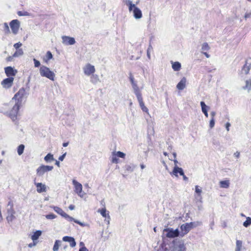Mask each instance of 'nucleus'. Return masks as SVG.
<instances>
[{"instance_id": "26", "label": "nucleus", "mask_w": 251, "mask_h": 251, "mask_svg": "<svg viewBox=\"0 0 251 251\" xmlns=\"http://www.w3.org/2000/svg\"><path fill=\"white\" fill-rule=\"evenodd\" d=\"M98 212L100 213L103 217L106 218L107 217L108 219H110V216L108 213H106V209L105 207L101 209H99L98 210Z\"/></svg>"}, {"instance_id": "7", "label": "nucleus", "mask_w": 251, "mask_h": 251, "mask_svg": "<svg viewBox=\"0 0 251 251\" xmlns=\"http://www.w3.org/2000/svg\"><path fill=\"white\" fill-rule=\"evenodd\" d=\"M163 234L168 238H173L178 236L179 231L178 229L174 230L172 228H167L164 229Z\"/></svg>"}, {"instance_id": "43", "label": "nucleus", "mask_w": 251, "mask_h": 251, "mask_svg": "<svg viewBox=\"0 0 251 251\" xmlns=\"http://www.w3.org/2000/svg\"><path fill=\"white\" fill-rule=\"evenodd\" d=\"M201 107V111L203 110H208L210 109V107L208 106H207L204 102L201 101L200 103Z\"/></svg>"}, {"instance_id": "22", "label": "nucleus", "mask_w": 251, "mask_h": 251, "mask_svg": "<svg viewBox=\"0 0 251 251\" xmlns=\"http://www.w3.org/2000/svg\"><path fill=\"white\" fill-rule=\"evenodd\" d=\"M186 78L183 77L176 85V88L179 90H183L186 87Z\"/></svg>"}, {"instance_id": "12", "label": "nucleus", "mask_w": 251, "mask_h": 251, "mask_svg": "<svg viewBox=\"0 0 251 251\" xmlns=\"http://www.w3.org/2000/svg\"><path fill=\"white\" fill-rule=\"evenodd\" d=\"M83 71L86 75L89 76L95 73V67L93 65H91L90 64H87L83 68Z\"/></svg>"}, {"instance_id": "62", "label": "nucleus", "mask_w": 251, "mask_h": 251, "mask_svg": "<svg viewBox=\"0 0 251 251\" xmlns=\"http://www.w3.org/2000/svg\"><path fill=\"white\" fill-rule=\"evenodd\" d=\"M207 58H209L210 55L205 51L201 52Z\"/></svg>"}, {"instance_id": "48", "label": "nucleus", "mask_w": 251, "mask_h": 251, "mask_svg": "<svg viewBox=\"0 0 251 251\" xmlns=\"http://www.w3.org/2000/svg\"><path fill=\"white\" fill-rule=\"evenodd\" d=\"M33 61H34V67H35L37 68V67H39L40 66L41 64H40V61H39L38 60H37L35 58L33 59Z\"/></svg>"}, {"instance_id": "32", "label": "nucleus", "mask_w": 251, "mask_h": 251, "mask_svg": "<svg viewBox=\"0 0 251 251\" xmlns=\"http://www.w3.org/2000/svg\"><path fill=\"white\" fill-rule=\"evenodd\" d=\"M42 232L40 230H37L31 236V239L33 241L37 240L39 237L41 236Z\"/></svg>"}, {"instance_id": "30", "label": "nucleus", "mask_w": 251, "mask_h": 251, "mask_svg": "<svg viewBox=\"0 0 251 251\" xmlns=\"http://www.w3.org/2000/svg\"><path fill=\"white\" fill-rule=\"evenodd\" d=\"M125 168L128 172H132L136 168V165L133 164H129L126 165Z\"/></svg>"}, {"instance_id": "27", "label": "nucleus", "mask_w": 251, "mask_h": 251, "mask_svg": "<svg viewBox=\"0 0 251 251\" xmlns=\"http://www.w3.org/2000/svg\"><path fill=\"white\" fill-rule=\"evenodd\" d=\"M52 57L53 56L51 52L50 51H48L45 56L43 57V60L45 62L48 63L50 60L52 58Z\"/></svg>"}, {"instance_id": "59", "label": "nucleus", "mask_w": 251, "mask_h": 251, "mask_svg": "<svg viewBox=\"0 0 251 251\" xmlns=\"http://www.w3.org/2000/svg\"><path fill=\"white\" fill-rule=\"evenodd\" d=\"M79 251H89V250L86 248H80Z\"/></svg>"}, {"instance_id": "55", "label": "nucleus", "mask_w": 251, "mask_h": 251, "mask_svg": "<svg viewBox=\"0 0 251 251\" xmlns=\"http://www.w3.org/2000/svg\"><path fill=\"white\" fill-rule=\"evenodd\" d=\"M251 12L246 13L245 14L244 17L245 19L249 18L251 17Z\"/></svg>"}, {"instance_id": "5", "label": "nucleus", "mask_w": 251, "mask_h": 251, "mask_svg": "<svg viewBox=\"0 0 251 251\" xmlns=\"http://www.w3.org/2000/svg\"><path fill=\"white\" fill-rule=\"evenodd\" d=\"M7 216L6 220L8 223L12 222L14 219H16L15 216V211L13 208V204L11 201L8 202L7 205Z\"/></svg>"}, {"instance_id": "57", "label": "nucleus", "mask_w": 251, "mask_h": 251, "mask_svg": "<svg viewBox=\"0 0 251 251\" xmlns=\"http://www.w3.org/2000/svg\"><path fill=\"white\" fill-rule=\"evenodd\" d=\"M234 156L236 158H239L240 156V152L239 151H236L234 153Z\"/></svg>"}, {"instance_id": "3", "label": "nucleus", "mask_w": 251, "mask_h": 251, "mask_svg": "<svg viewBox=\"0 0 251 251\" xmlns=\"http://www.w3.org/2000/svg\"><path fill=\"white\" fill-rule=\"evenodd\" d=\"M39 73L41 76L45 77L50 80L53 81L55 74L50 69L44 65H42L39 68Z\"/></svg>"}, {"instance_id": "6", "label": "nucleus", "mask_w": 251, "mask_h": 251, "mask_svg": "<svg viewBox=\"0 0 251 251\" xmlns=\"http://www.w3.org/2000/svg\"><path fill=\"white\" fill-rule=\"evenodd\" d=\"M14 104L12 109L10 110L8 115L13 121L17 119V117L19 113V110L21 105V104L14 102Z\"/></svg>"}, {"instance_id": "34", "label": "nucleus", "mask_w": 251, "mask_h": 251, "mask_svg": "<svg viewBox=\"0 0 251 251\" xmlns=\"http://www.w3.org/2000/svg\"><path fill=\"white\" fill-rule=\"evenodd\" d=\"M44 160L46 162H50L54 160L53 155L51 153H48L45 157Z\"/></svg>"}, {"instance_id": "39", "label": "nucleus", "mask_w": 251, "mask_h": 251, "mask_svg": "<svg viewBox=\"0 0 251 251\" xmlns=\"http://www.w3.org/2000/svg\"><path fill=\"white\" fill-rule=\"evenodd\" d=\"M24 149L25 146L23 144H21L18 146L17 149V152L19 155H21L23 153Z\"/></svg>"}, {"instance_id": "28", "label": "nucleus", "mask_w": 251, "mask_h": 251, "mask_svg": "<svg viewBox=\"0 0 251 251\" xmlns=\"http://www.w3.org/2000/svg\"><path fill=\"white\" fill-rule=\"evenodd\" d=\"M229 184L230 182L228 180L220 181V186L222 188H228L229 186Z\"/></svg>"}, {"instance_id": "9", "label": "nucleus", "mask_w": 251, "mask_h": 251, "mask_svg": "<svg viewBox=\"0 0 251 251\" xmlns=\"http://www.w3.org/2000/svg\"><path fill=\"white\" fill-rule=\"evenodd\" d=\"M53 168V166H51L42 165L37 169V175L39 176H42L45 173L51 171Z\"/></svg>"}, {"instance_id": "23", "label": "nucleus", "mask_w": 251, "mask_h": 251, "mask_svg": "<svg viewBox=\"0 0 251 251\" xmlns=\"http://www.w3.org/2000/svg\"><path fill=\"white\" fill-rule=\"evenodd\" d=\"M139 105L143 112L149 113L148 108L145 105L142 97L137 99Z\"/></svg>"}, {"instance_id": "38", "label": "nucleus", "mask_w": 251, "mask_h": 251, "mask_svg": "<svg viewBox=\"0 0 251 251\" xmlns=\"http://www.w3.org/2000/svg\"><path fill=\"white\" fill-rule=\"evenodd\" d=\"M251 225V217H247L246 220L243 223V225L245 227H247Z\"/></svg>"}, {"instance_id": "49", "label": "nucleus", "mask_w": 251, "mask_h": 251, "mask_svg": "<svg viewBox=\"0 0 251 251\" xmlns=\"http://www.w3.org/2000/svg\"><path fill=\"white\" fill-rule=\"evenodd\" d=\"M152 49V47L151 45L150 44L149 46V48L147 50V56L150 59L151 58V55H150V50Z\"/></svg>"}, {"instance_id": "58", "label": "nucleus", "mask_w": 251, "mask_h": 251, "mask_svg": "<svg viewBox=\"0 0 251 251\" xmlns=\"http://www.w3.org/2000/svg\"><path fill=\"white\" fill-rule=\"evenodd\" d=\"M183 176V179L184 181H187L188 180V178L184 175L183 173V175H181Z\"/></svg>"}, {"instance_id": "13", "label": "nucleus", "mask_w": 251, "mask_h": 251, "mask_svg": "<svg viewBox=\"0 0 251 251\" xmlns=\"http://www.w3.org/2000/svg\"><path fill=\"white\" fill-rule=\"evenodd\" d=\"M62 43L65 45H73L75 44V41L74 38L63 36L62 37Z\"/></svg>"}, {"instance_id": "33", "label": "nucleus", "mask_w": 251, "mask_h": 251, "mask_svg": "<svg viewBox=\"0 0 251 251\" xmlns=\"http://www.w3.org/2000/svg\"><path fill=\"white\" fill-rule=\"evenodd\" d=\"M115 155L116 154L113 151L111 156V161L113 163L117 164L119 163V159Z\"/></svg>"}, {"instance_id": "8", "label": "nucleus", "mask_w": 251, "mask_h": 251, "mask_svg": "<svg viewBox=\"0 0 251 251\" xmlns=\"http://www.w3.org/2000/svg\"><path fill=\"white\" fill-rule=\"evenodd\" d=\"M73 184L75 187V192L81 198H83L85 195V193L82 191V185L81 183L74 179L72 181Z\"/></svg>"}, {"instance_id": "18", "label": "nucleus", "mask_w": 251, "mask_h": 251, "mask_svg": "<svg viewBox=\"0 0 251 251\" xmlns=\"http://www.w3.org/2000/svg\"><path fill=\"white\" fill-rule=\"evenodd\" d=\"M35 185L37 187V191L38 193H41L46 191L47 187L46 185L43 184L42 183H35Z\"/></svg>"}, {"instance_id": "11", "label": "nucleus", "mask_w": 251, "mask_h": 251, "mask_svg": "<svg viewBox=\"0 0 251 251\" xmlns=\"http://www.w3.org/2000/svg\"><path fill=\"white\" fill-rule=\"evenodd\" d=\"M13 81H14L13 77H8L5 79H4L1 82V85H2V86L3 88L8 89L12 86V85L13 84Z\"/></svg>"}, {"instance_id": "45", "label": "nucleus", "mask_w": 251, "mask_h": 251, "mask_svg": "<svg viewBox=\"0 0 251 251\" xmlns=\"http://www.w3.org/2000/svg\"><path fill=\"white\" fill-rule=\"evenodd\" d=\"M195 197L196 200L198 201H200V202H202V196H201V194H195Z\"/></svg>"}, {"instance_id": "63", "label": "nucleus", "mask_w": 251, "mask_h": 251, "mask_svg": "<svg viewBox=\"0 0 251 251\" xmlns=\"http://www.w3.org/2000/svg\"><path fill=\"white\" fill-rule=\"evenodd\" d=\"M79 246L81 248H86L84 245V243L83 242H80L79 243Z\"/></svg>"}, {"instance_id": "14", "label": "nucleus", "mask_w": 251, "mask_h": 251, "mask_svg": "<svg viewBox=\"0 0 251 251\" xmlns=\"http://www.w3.org/2000/svg\"><path fill=\"white\" fill-rule=\"evenodd\" d=\"M4 70L5 73L6 75L8 76V77H13L16 75L17 73V71L16 70H14L11 67H7L5 68Z\"/></svg>"}, {"instance_id": "54", "label": "nucleus", "mask_w": 251, "mask_h": 251, "mask_svg": "<svg viewBox=\"0 0 251 251\" xmlns=\"http://www.w3.org/2000/svg\"><path fill=\"white\" fill-rule=\"evenodd\" d=\"M129 79H130V82H131V84H133V83H135L136 82L134 81V77H133V76L132 75H130Z\"/></svg>"}, {"instance_id": "44", "label": "nucleus", "mask_w": 251, "mask_h": 251, "mask_svg": "<svg viewBox=\"0 0 251 251\" xmlns=\"http://www.w3.org/2000/svg\"><path fill=\"white\" fill-rule=\"evenodd\" d=\"M45 216L47 219L49 220H52L56 218V216L53 214H48L46 215Z\"/></svg>"}, {"instance_id": "4", "label": "nucleus", "mask_w": 251, "mask_h": 251, "mask_svg": "<svg viewBox=\"0 0 251 251\" xmlns=\"http://www.w3.org/2000/svg\"><path fill=\"white\" fill-rule=\"evenodd\" d=\"M27 96V93L26 92L25 89L22 88L15 95L10 102L13 103L14 102H16L21 104L22 100L26 98Z\"/></svg>"}, {"instance_id": "10", "label": "nucleus", "mask_w": 251, "mask_h": 251, "mask_svg": "<svg viewBox=\"0 0 251 251\" xmlns=\"http://www.w3.org/2000/svg\"><path fill=\"white\" fill-rule=\"evenodd\" d=\"M12 33L16 35L18 33L20 23L18 20H13L9 24Z\"/></svg>"}, {"instance_id": "19", "label": "nucleus", "mask_w": 251, "mask_h": 251, "mask_svg": "<svg viewBox=\"0 0 251 251\" xmlns=\"http://www.w3.org/2000/svg\"><path fill=\"white\" fill-rule=\"evenodd\" d=\"M62 240L63 241L69 242L71 247H75L76 246L75 240L72 237L64 236L63 237Z\"/></svg>"}, {"instance_id": "2", "label": "nucleus", "mask_w": 251, "mask_h": 251, "mask_svg": "<svg viewBox=\"0 0 251 251\" xmlns=\"http://www.w3.org/2000/svg\"><path fill=\"white\" fill-rule=\"evenodd\" d=\"M201 222L197 221L194 222L187 223L182 224L180 226L181 233L180 236L181 237L184 236L185 234L189 232V231L192 228L197 227L201 225Z\"/></svg>"}, {"instance_id": "37", "label": "nucleus", "mask_w": 251, "mask_h": 251, "mask_svg": "<svg viewBox=\"0 0 251 251\" xmlns=\"http://www.w3.org/2000/svg\"><path fill=\"white\" fill-rule=\"evenodd\" d=\"M243 88L244 89H247L248 91H251V79L246 81V85Z\"/></svg>"}, {"instance_id": "53", "label": "nucleus", "mask_w": 251, "mask_h": 251, "mask_svg": "<svg viewBox=\"0 0 251 251\" xmlns=\"http://www.w3.org/2000/svg\"><path fill=\"white\" fill-rule=\"evenodd\" d=\"M216 112L215 111H212L210 113L211 119H214V117L216 115Z\"/></svg>"}, {"instance_id": "52", "label": "nucleus", "mask_w": 251, "mask_h": 251, "mask_svg": "<svg viewBox=\"0 0 251 251\" xmlns=\"http://www.w3.org/2000/svg\"><path fill=\"white\" fill-rule=\"evenodd\" d=\"M66 155V152H65V153H64L63 155H62L61 156H60L59 157V158H58V159H59V160L60 161H62L64 159V158H65V157Z\"/></svg>"}, {"instance_id": "31", "label": "nucleus", "mask_w": 251, "mask_h": 251, "mask_svg": "<svg viewBox=\"0 0 251 251\" xmlns=\"http://www.w3.org/2000/svg\"><path fill=\"white\" fill-rule=\"evenodd\" d=\"M243 243L241 240H237L236 241V247L235 251H241Z\"/></svg>"}, {"instance_id": "36", "label": "nucleus", "mask_w": 251, "mask_h": 251, "mask_svg": "<svg viewBox=\"0 0 251 251\" xmlns=\"http://www.w3.org/2000/svg\"><path fill=\"white\" fill-rule=\"evenodd\" d=\"M61 241L60 240H56L55 241L53 247V251H58L59 246L61 245Z\"/></svg>"}, {"instance_id": "17", "label": "nucleus", "mask_w": 251, "mask_h": 251, "mask_svg": "<svg viewBox=\"0 0 251 251\" xmlns=\"http://www.w3.org/2000/svg\"><path fill=\"white\" fill-rule=\"evenodd\" d=\"M133 16L135 19H140L142 17L141 10L138 7H135L132 12Z\"/></svg>"}, {"instance_id": "51", "label": "nucleus", "mask_w": 251, "mask_h": 251, "mask_svg": "<svg viewBox=\"0 0 251 251\" xmlns=\"http://www.w3.org/2000/svg\"><path fill=\"white\" fill-rule=\"evenodd\" d=\"M22 44L20 43V42H19V43H16L14 45V47L18 50L20 47H21L22 46Z\"/></svg>"}, {"instance_id": "50", "label": "nucleus", "mask_w": 251, "mask_h": 251, "mask_svg": "<svg viewBox=\"0 0 251 251\" xmlns=\"http://www.w3.org/2000/svg\"><path fill=\"white\" fill-rule=\"evenodd\" d=\"M215 125V120L211 119L209 122V126L211 128H212Z\"/></svg>"}, {"instance_id": "41", "label": "nucleus", "mask_w": 251, "mask_h": 251, "mask_svg": "<svg viewBox=\"0 0 251 251\" xmlns=\"http://www.w3.org/2000/svg\"><path fill=\"white\" fill-rule=\"evenodd\" d=\"M113 152L116 154L115 155H116L118 157L125 158L126 157V154L123 152H121L120 151H114Z\"/></svg>"}, {"instance_id": "64", "label": "nucleus", "mask_w": 251, "mask_h": 251, "mask_svg": "<svg viewBox=\"0 0 251 251\" xmlns=\"http://www.w3.org/2000/svg\"><path fill=\"white\" fill-rule=\"evenodd\" d=\"M173 161H174V162L175 166H177V164H178L177 160L176 159H175Z\"/></svg>"}, {"instance_id": "60", "label": "nucleus", "mask_w": 251, "mask_h": 251, "mask_svg": "<svg viewBox=\"0 0 251 251\" xmlns=\"http://www.w3.org/2000/svg\"><path fill=\"white\" fill-rule=\"evenodd\" d=\"M13 55L12 56H9L6 58V60L7 61H11L13 60Z\"/></svg>"}, {"instance_id": "46", "label": "nucleus", "mask_w": 251, "mask_h": 251, "mask_svg": "<svg viewBox=\"0 0 251 251\" xmlns=\"http://www.w3.org/2000/svg\"><path fill=\"white\" fill-rule=\"evenodd\" d=\"M195 193L196 194H201L202 193V190L198 185L195 186Z\"/></svg>"}, {"instance_id": "35", "label": "nucleus", "mask_w": 251, "mask_h": 251, "mask_svg": "<svg viewBox=\"0 0 251 251\" xmlns=\"http://www.w3.org/2000/svg\"><path fill=\"white\" fill-rule=\"evenodd\" d=\"M210 49V47L209 46L208 43L206 42L203 43L201 45V52L208 51Z\"/></svg>"}, {"instance_id": "61", "label": "nucleus", "mask_w": 251, "mask_h": 251, "mask_svg": "<svg viewBox=\"0 0 251 251\" xmlns=\"http://www.w3.org/2000/svg\"><path fill=\"white\" fill-rule=\"evenodd\" d=\"M75 205H72V204L70 205L69 206V208L70 210H74V209H75Z\"/></svg>"}, {"instance_id": "16", "label": "nucleus", "mask_w": 251, "mask_h": 251, "mask_svg": "<svg viewBox=\"0 0 251 251\" xmlns=\"http://www.w3.org/2000/svg\"><path fill=\"white\" fill-rule=\"evenodd\" d=\"M131 85L133 90V92L136 95L137 99L142 97V95L141 90L138 86L137 83H133V84H132Z\"/></svg>"}, {"instance_id": "21", "label": "nucleus", "mask_w": 251, "mask_h": 251, "mask_svg": "<svg viewBox=\"0 0 251 251\" xmlns=\"http://www.w3.org/2000/svg\"><path fill=\"white\" fill-rule=\"evenodd\" d=\"M251 68V64L247 62H246L245 65L242 67V70H241V74H245L247 75L249 74L250 70Z\"/></svg>"}, {"instance_id": "56", "label": "nucleus", "mask_w": 251, "mask_h": 251, "mask_svg": "<svg viewBox=\"0 0 251 251\" xmlns=\"http://www.w3.org/2000/svg\"><path fill=\"white\" fill-rule=\"evenodd\" d=\"M230 126V124L229 123H226V127L227 131L229 130V126Z\"/></svg>"}, {"instance_id": "24", "label": "nucleus", "mask_w": 251, "mask_h": 251, "mask_svg": "<svg viewBox=\"0 0 251 251\" xmlns=\"http://www.w3.org/2000/svg\"><path fill=\"white\" fill-rule=\"evenodd\" d=\"M172 173L173 175L177 177V174H179L180 175H183V171L181 168L178 167V166H174Z\"/></svg>"}, {"instance_id": "42", "label": "nucleus", "mask_w": 251, "mask_h": 251, "mask_svg": "<svg viewBox=\"0 0 251 251\" xmlns=\"http://www.w3.org/2000/svg\"><path fill=\"white\" fill-rule=\"evenodd\" d=\"M24 53V52L22 49H19L16 50V51L14 53V57H18L19 56L22 55Z\"/></svg>"}, {"instance_id": "29", "label": "nucleus", "mask_w": 251, "mask_h": 251, "mask_svg": "<svg viewBox=\"0 0 251 251\" xmlns=\"http://www.w3.org/2000/svg\"><path fill=\"white\" fill-rule=\"evenodd\" d=\"M172 68L175 71H178L181 68V64L178 62H172Z\"/></svg>"}, {"instance_id": "1", "label": "nucleus", "mask_w": 251, "mask_h": 251, "mask_svg": "<svg viewBox=\"0 0 251 251\" xmlns=\"http://www.w3.org/2000/svg\"><path fill=\"white\" fill-rule=\"evenodd\" d=\"M53 208L54 211L57 213L58 214L60 215L61 216L65 218L66 220H67L69 222H74L75 223L79 224L80 226L84 227L87 226V224L81 222L75 219L73 217L70 216L67 214H66L61 208L52 206L51 207Z\"/></svg>"}, {"instance_id": "15", "label": "nucleus", "mask_w": 251, "mask_h": 251, "mask_svg": "<svg viewBox=\"0 0 251 251\" xmlns=\"http://www.w3.org/2000/svg\"><path fill=\"white\" fill-rule=\"evenodd\" d=\"M131 85L133 90V92L136 95L137 99L142 97V95L141 90L138 86L137 83H133V84H132Z\"/></svg>"}, {"instance_id": "40", "label": "nucleus", "mask_w": 251, "mask_h": 251, "mask_svg": "<svg viewBox=\"0 0 251 251\" xmlns=\"http://www.w3.org/2000/svg\"><path fill=\"white\" fill-rule=\"evenodd\" d=\"M3 30L4 31L5 34H8L10 33V30L9 27V26L6 23H4L3 24Z\"/></svg>"}, {"instance_id": "47", "label": "nucleus", "mask_w": 251, "mask_h": 251, "mask_svg": "<svg viewBox=\"0 0 251 251\" xmlns=\"http://www.w3.org/2000/svg\"><path fill=\"white\" fill-rule=\"evenodd\" d=\"M18 15L20 16H29V14L27 12L18 11Z\"/></svg>"}, {"instance_id": "25", "label": "nucleus", "mask_w": 251, "mask_h": 251, "mask_svg": "<svg viewBox=\"0 0 251 251\" xmlns=\"http://www.w3.org/2000/svg\"><path fill=\"white\" fill-rule=\"evenodd\" d=\"M125 3L128 6V10L130 12H133V9H134L135 7H137L134 4L132 3L131 0H126L125 1Z\"/></svg>"}, {"instance_id": "20", "label": "nucleus", "mask_w": 251, "mask_h": 251, "mask_svg": "<svg viewBox=\"0 0 251 251\" xmlns=\"http://www.w3.org/2000/svg\"><path fill=\"white\" fill-rule=\"evenodd\" d=\"M175 248V250L177 251H185L186 250L185 244L182 241H179L176 244Z\"/></svg>"}]
</instances>
